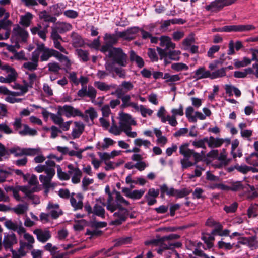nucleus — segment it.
Listing matches in <instances>:
<instances>
[{"label":"nucleus","instance_id":"f257e3e1","mask_svg":"<svg viewBox=\"0 0 258 258\" xmlns=\"http://www.w3.org/2000/svg\"><path fill=\"white\" fill-rule=\"evenodd\" d=\"M115 198V205L112 203L113 197L111 193L108 195L107 203L106 208L111 212L117 210L113 214L115 220L112 222V224L118 225L125 220V217L128 213L129 210L132 208L130 206L129 202L126 200L119 192L116 191Z\"/></svg>","mask_w":258,"mask_h":258},{"label":"nucleus","instance_id":"f03ea898","mask_svg":"<svg viewBox=\"0 0 258 258\" xmlns=\"http://www.w3.org/2000/svg\"><path fill=\"white\" fill-rule=\"evenodd\" d=\"M104 40L106 44L102 47L101 51L104 53L108 52V56L112 57L117 63L121 66H125L126 55L122 52L121 49L112 47L110 45L117 42L116 37L110 34H106L104 36Z\"/></svg>","mask_w":258,"mask_h":258},{"label":"nucleus","instance_id":"7ed1b4c3","mask_svg":"<svg viewBox=\"0 0 258 258\" xmlns=\"http://www.w3.org/2000/svg\"><path fill=\"white\" fill-rule=\"evenodd\" d=\"M119 125L123 128V132L129 138H135L138 134L136 131H132L131 126H136L137 121L131 115L123 112H120L118 114Z\"/></svg>","mask_w":258,"mask_h":258},{"label":"nucleus","instance_id":"20e7f679","mask_svg":"<svg viewBox=\"0 0 258 258\" xmlns=\"http://www.w3.org/2000/svg\"><path fill=\"white\" fill-rule=\"evenodd\" d=\"M179 237V236L178 235L172 234L168 236L163 237L161 240L153 241L151 242L150 243L156 246H160V248L157 249V252L159 254H161L164 249H167L173 245L172 244L169 243L168 242V240L176 239Z\"/></svg>","mask_w":258,"mask_h":258},{"label":"nucleus","instance_id":"39448f33","mask_svg":"<svg viewBox=\"0 0 258 258\" xmlns=\"http://www.w3.org/2000/svg\"><path fill=\"white\" fill-rule=\"evenodd\" d=\"M59 112L67 118L75 117L76 116L84 117V114L78 109L71 105H65L58 106Z\"/></svg>","mask_w":258,"mask_h":258},{"label":"nucleus","instance_id":"423d86ee","mask_svg":"<svg viewBox=\"0 0 258 258\" xmlns=\"http://www.w3.org/2000/svg\"><path fill=\"white\" fill-rule=\"evenodd\" d=\"M45 173L46 175H40L39 176L40 181L42 183L44 187L47 189L54 188L55 186V184L51 182V179L55 175L54 169L49 168L45 170Z\"/></svg>","mask_w":258,"mask_h":258},{"label":"nucleus","instance_id":"0eeeda50","mask_svg":"<svg viewBox=\"0 0 258 258\" xmlns=\"http://www.w3.org/2000/svg\"><path fill=\"white\" fill-rule=\"evenodd\" d=\"M52 52H53L52 49L46 48L43 43H41L37 45V48L33 52H36L38 54V60L41 53L40 59L42 61H44L48 60L52 56Z\"/></svg>","mask_w":258,"mask_h":258},{"label":"nucleus","instance_id":"6e6552de","mask_svg":"<svg viewBox=\"0 0 258 258\" xmlns=\"http://www.w3.org/2000/svg\"><path fill=\"white\" fill-rule=\"evenodd\" d=\"M255 27L252 25H238L225 26L222 31L225 32H246L254 30Z\"/></svg>","mask_w":258,"mask_h":258},{"label":"nucleus","instance_id":"1a4fd4ad","mask_svg":"<svg viewBox=\"0 0 258 258\" xmlns=\"http://www.w3.org/2000/svg\"><path fill=\"white\" fill-rule=\"evenodd\" d=\"M16 243V236L14 233L9 234L5 236L3 240V245L6 250H10L13 254V258H16V253L13 250L12 246Z\"/></svg>","mask_w":258,"mask_h":258},{"label":"nucleus","instance_id":"9d476101","mask_svg":"<svg viewBox=\"0 0 258 258\" xmlns=\"http://www.w3.org/2000/svg\"><path fill=\"white\" fill-rule=\"evenodd\" d=\"M68 168L69 169L68 172L71 175V181L74 184H77L80 182L82 175L81 170L77 167H74L72 164H69Z\"/></svg>","mask_w":258,"mask_h":258},{"label":"nucleus","instance_id":"9b49d317","mask_svg":"<svg viewBox=\"0 0 258 258\" xmlns=\"http://www.w3.org/2000/svg\"><path fill=\"white\" fill-rule=\"evenodd\" d=\"M38 241L41 243H45L51 237L50 231L47 229H36L33 231Z\"/></svg>","mask_w":258,"mask_h":258},{"label":"nucleus","instance_id":"f8f14e48","mask_svg":"<svg viewBox=\"0 0 258 258\" xmlns=\"http://www.w3.org/2000/svg\"><path fill=\"white\" fill-rule=\"evenodd\" d=\"M17 232L21 237H22L27 242H25V245L27 246V249H31L33 247V244L35 242V239L33 236L30 234L26 233L24 227H20L17 229Z\"/></svg>","mask_w":258,"mask_h":258},{"label":"nucleus","instance_id":"ddd939ff","mask_svg":"<svg viewBox=\"0 0 258 258\" xmlns=\"http://www.w3.org/2000/svg\"><path fill=\"white\" fill-rule=\"evenodd\" d=\"M17 131L22 136L30 135L34 136L37 133L35 129L30 128L27 125L21 124L20 120H17Z\"/></svg>","mask_w":258,"mask_h":258},{"label":"nucleus","instance_id":"4468645a","mask_svg":"<svg viewBox=\"0 0 258 258\" xmlns=\"http://www.w3.org/2000/svg\"><path fill=\"white\" fill-rule=\"evenodd\" d=\"M83 196L80 193H73L70 198V203L72 206L75 209H82L83 206Z\"/></svg>","mask_w":258,"mask_h":258},{"label":"nucleus","instance_id":"2eb2a0df","mask_svg":"<svg viewBox=\"0 0 258 258\" xmlns=\"http://www.w3.org/2000/svg\"><path fill=\"white\" fill-rule=\"evenodd\" d=\"M74 126L71 133V136L73 139L79 138L83 133L85 125L81 121H75Z\"/></svg>","mask_w":258,"mask_h":258},{"label":"nucleus","instance_id":"dca6fc26","mask_svg":"<svg viewBox=\"0 0 258 258\" xmlns=\"http://www.w3.org/2000/svg\"><path fill=\"white\" fill-rule=\"evenodd\" d=\"M224 89L226 94L230 97L234 95L236 97H239L241 95V91L231 84H225Z\"/></svg>","mask_w":258,"mask_h":258},{"label":"nucleus","instance_id":"f3484780","mask_svg":"<svg viewBox=\"0 0 258 258\" xmlns=\"http://www.w3.org/2000/svg\"><path fill=\"white\" fill-rule=\"evenodd\" d=\"M47 208L49 214L53 219H56L62 214V211L59 209V205L57 204L49 203Z\"/></svg>","mask_w":258,"mask_h":258},{"label":"nucleus","instance_id":"a211bd4d","mask_svg":"<svg viewBox=\"0 0 258 258\" xmlns=\"http://www.w3.org/2000/svg\"><path fill=\"white\" fill-rule=\"evenodd\" d=\"M41 152L39 148H18L17 147V156L18 155H37Z\"/></svg>","mask_w":258,"mask_h":258},{"label":"nucleus","instance_id":"6ab92c4d","mask_svg":"<svg viewBox=\"0 0 258 258\" xmlns=\"http://www.w3.org/2000/svg\"><path fill=\"white\" fill-rule=\"evenodd\" d=\"M134 88V85L130 81H123L119 87L116 89L115 92L118 97L121 95L123 91L127 92L132 90Z\"/></svg>","mask_w":258,"mask_h":258},{"label":"nucleus","instance_id":"aec40b11","mask_svg":"<svg viewBox=\"0 0 258 258\" xmlns=\"http://www.w3.org/2000/svg\"><path fill=\"white\" fill-rule=\"evenodd\" d=\"M211 73L206 70L204 67H200L195 72L194 78L196 80H200L204 78H210Z\"/></svg>","mask_w":258,"mask_h":258},{"label":"nucleus","instance_id":"412c9836","mask_svg":"<svg viewBox=\"0 0 258 258\" xmlns=\"http://www.w3.org/2000/svg\"><path fill=\"white\" fill-rule=\"evenodd\" d=\"M31 60L32 62L24 63L23 66L29 70H35L37 68L38 62V54L36 52H32Z\"/></svg>","mask_w":258,"mask_h":258},{"label":"nucleus","instance_id":"4be33fe9","mask_svg":"<svg viewBox=\"0 0 258 258\" xmlns=\"http://www.w3.org/2000/svg\"><path fill=\"white\" fill-rule=\"evenodd\" d=\"M160 45L162 47H165L166 49L175 48V44L171 41V39L168 36H163L160 38Z\"/></svg>","mask_w":258,"mask_h":258},{"label":"nucleus","instance_id":"5701e85b","mask_svg":"<svg viewBox=\"0 0 258 258\" xmlns=\"http://www.w3.org/2000/svg\"><path fill=\"white\" fill-rule=\"evenodd\" d=\"M207 143L209 147L217 148L222 145L224 143V140L221 138H215L213 136H210L209 138H207Z\"/></svg>","mask_w":258,"mask_h":258},{"label":"nucleus","instance_id":"b1692460","mask_svg":"<svg viewBox=\"0 0 258 258\" xmlns=\"http://www.w3.org/2000/svg\"><path fill=\"white\" fill-rule=\"evenodd\" d=\"M54 27L60 33L70 31L72 28V25L70 23L66 22H57Z\"/></svg>","mask_w":258,"mask_h":258},{"label":"nucleus","instance_id":"393cba45","mask_svg":"<svg viewBox=\"0 0 258 258\" xmlns=\"http://www.w3.org/2000/svg\"><path fill=\"white\" fill-rule=\"evenodd\" d=\"M235 46V49L237 51L239 50L240 49H241L243 45L242 43V42L240 41H237L234 44L233 40H230L229 43V49L228 51V55H233L235 53V51L234 47Z\"/></svg>","mask_w":258,"mask_h":258},{"label":"nucleus","instance_id":"a878e982","mask_svg":"<svg viewBox=\"0 0 258 258\" xmlns=\"http://www.w3.org/2000/svg\"><path fill=\"white\" fill-rule=\"evenodd\" d=\"M217 159L220 162L217 167H220L223 165H226L230 162V159L227 158V154L225 149H223L218 155Z\"/></svg>","mask_w":258,"mask_h":258},{"label":"nucleus","instance_id":"bb28decb","mask_svg":"<svg viewBox=\"0 0 258 258\" xmlns=\"http://www.w3.org/2000/svg\"><path fill=\"white\" fill-rule=\"evenodd\" d=\"M33 17V15L31 13L27 12L25 15L20 16V24L23 26L28 27L30 25Z\"/></svg>","mask_w":258,"mask_h":258},{"label":"nucleus","instance_id":"cd10ccee","mask_svg":"<svg viewBox=\"0 0 258 258\" xmlns=\"http://www.w3.org/2000/svg\"><path fill=\"white\" fill-rule=\"evenodd\" d=\"M189 144L185 143L182 144L179 147V153L183 156V157H190L194 153V150L190 149L189 148Z\"/></svg>","mask_w":258,"mask_h":258},{"label":"nucleus","instance_id":"c85d7f7f","mask_svg":"<svg viewBox=\"0 0 258 258\" xmlns=\"http://www.w3.org/2000/svg\"><path fill=\"white\" fill-rule=\"evenodd\" d=\"M115 141L109 138H105L102 143L98 142L97 144V148L99 150H104L112 146Z\"/></svg>","mask_w":258,"mask_h":258},{"label":"nucleus","instance_id":"c756f323","mask_svg":"<svg viewBox=\"0 0 258 258\" xmlns=\"http://www.w3.org/2000/svg\"><path fill=\"white\" fill-rule=\"evenodd\" d=\"M154 132L157 138V143L161 146L165 145L167 142V139L165 136H162L161 131L158 128H155L154 130Z\"/></svg>","mask_w":258,"mask_h":258},{"label":"nucleus","instance_id":"7c9ffc66","mask_svg":"<svg viewBox=\"0 0 258 258\" xmlns=\"http://www.w3.org/2000/svg\"><path fill=\"white\" fill-rule=\"evenodd\" d=\"M247 246L251 250H255L258 248V240L256 236L248 237Z\"/></svg>","mask_w":258,"mask_h":258},{"label":"nucleus","instance_id":"2f4dec72","mask_svg":"<svg viewBox=\"0 0 258 258\" xmlns=\"http://www.w3.org/2000/svg\"><path fill=\"white\" fill-rule=\"evenodd\" d=\"M28 37V32L24 29L17 26V40L26 42Z\"/></svg>","mask_w":258,"mask_h":258},{"label":"nucleus","instance_id":"473e14b6","mask_svg":"<svg viewBox=\"0 0 258 258\" xmlns=\"http://www.w3.org/2000/svg\"><path fill=\"white\" fill-rule=\"evenodd\" d=\"M97 117V113L92 107H90L85 111L83 119L87 120L89 118L91 120H93Z\"/></svg>","mask_w":258,"mask_h":258},{"label":"nucleus","instance_id":"72a5a7b5","mask_svg":"<svg viewBox=\"0 0 258 258\" xmlns=\"http://www.w3.org/2000/svg\"><path fill=\"white\" fill-rule=\"evenodd\" d=\"M218 155V151L217 150H212L210 151L207 155L204 161L207 164H210L214 160L216 159Z\"/></svg>","mask_w":258,"mask_h":258},{"label":"nucleus","instance_id":"f704fd0d","mask_svg":"<svg viewBox=\"0 0 258 258\" xmlns=\"http://www.w3.org/2000/svg\"><path fill=\"white\" fill-rule=\"evenodd\" d=\"M27 246L25 245V242L20 240V247L17 250V258H21L25 256L27 253Z\"/></svg>","mask_w":258,"mask_h":258},{"label":"nucleus","instance_id":"c9c22d12","mask_svg":"<svg viewBox=\"0 0 258 258\" xmlns=\"http://www.w3.org/2000/svg\"><path fill=\"white\" fill-rule=\"evenodd\" d=\"M192 190L188 188H183L179 190L174 189L173 197L176 198H183L191 192Z\"/></svg>","mask_w":258,"mask_h":258},{"label":"nucleus","instance_id":"e433bc0d","mask_svg":"<svg viewBox=\"0 0 258 258\" xmlns=\"http://www.w3.org/2000/svg\"><path fill=\"white\" fill-rule=\"evenodd\" d=\"M130 59L131 61L135 62L140 68L143 67L144 65L143 59L133 51L130 52Z\"/></svg>","mask_w":258,"mask_h":258},{"label":"nucleus","instance_id":"4c0bfd02","mask_svg":"<svg viewBox=\"0 0 258 258\" xmlns=\"http://www.w3.org/2000/svg\"><path fill=\"white\" fill-rule=\"evenodd\" d=\"M246 162L250 165L258 166V153H253L245 159Z\"/></svg>","mask_w":258,"mask_h":258},{"label":"nucleus","instance_id":"58836bf2","mask_svg":"<svg viewBox=\"0 0 258 258\" xmlns=\"http://www.w3.org/2000/svg\"><path fill=\"white\" fill-rule=\"evenodd\" d=\"M62 115H63V114H61L59 112V108H58L57 113H50V117L54 123L59 126L62 123V121H63V119L61 116Z\"/></svg>","mask_w":258,"mask_h":258},{"label":"nucleus","instance_id":"ea45409f","mask_svg":"<svg viewBox=\"0 0 258 258\" xmlns=\"http://www.w3.org/2000/svg\"><path fill=\"white\" fill-rule=\"evenodd\" d=\"M226 68H222L211 73L210 78L214 79L226 76Z\"/></svg>","mask_w":258,"mask_h":258},{"label":"nucleus","instance_id":"a19ab883","mask_svg":"<svg viewBox=\"0 0 258 258\" xmlns=\"http://www.w3.org/2000/svg\"><path fill=\"white\" fill-rule=\"evenodd\" d=\"M171 68L176 72L187 71L188 70V66L182 62L174 63L171 64Z\"/></svg>","mask_w":258,"mask_h":258},{"label":"nucleus","instance_id":"79ce46f5","mask_svg":"<svg viewBox=\"0 0 258 258\" xmlns=\"http://www.w3.org/2000/svg\"><path fill=\"white\" fill-rule=\"evenodd\" d=\"M57 175L58 178L61 180H68L70 179V176L68 173L63 172L59 165H57Z\"/></svg>","mask_w":258,"mask_h":258},{"label":"nucleus","instance_id":"37998d69","mask_svg":"<svg viewBox=\"0 0 258 258\" xmlns=\"http://www.w3.org/2000/svg\"><path fill=\"white\" fill-rule=\"evenodd\" d=\"M195 39L193 34L189 35L188 37L185 38L182 41V45L184 47L185 50L189 49L191 44L194 43Z\"/></svg>","mask_w":258,"mask_h":258},{"label":"nucleus","instance_id":"c03bdc74","mask_svg":"<svg viewBox=\"0 0 258 258\" xmlns=\"http://www.w3.org/2000/svg\"><path fill=\"white\" fill-rule=\"evenodd\" d=\"M139 31L138 27H134L128 29L126 32H123L121 34L122 37H125V35H127L128 36L126 37L125 38H133V35L138 33Z\"/></svg>","mask_w":258,"mask_h":258},{"label":"nucleus","instance_id":"a18cd8bd","mask_svg":"<svg viewBox=\"0 0 258 258\" xmlns=\"http://www.w3.org/2000/svg\"><path fill=\"white\" fill-rule=\"evenodd\" d=\"M93 212L95 214L101 217H104L105 210L103 206L98 203L94 206Z\"/></svg>","mask_w":258,"mask_h":258},{"label":"nucleus","instance_id":"49530a36","mask_svg":"<svg viewBox=\"0 0 258 258\" xmlns=\"http://www.w3.org/2000/svg\"><path fill=\"white\" fill-rule=\"evenodd\" d=\"M194 109L192 107H188L186 109L185 115L190 122H196L197 121L196 117L193 115Z\"/></svg>","mask_w":258,"mask_h":258},{"label":"nucleus","instance_id":"de8ad7c7","mask_svg":"<svg viewBox=\"0 0 258 258\" xmlns=\"http://www.w3.org/2000/svg\"><path fill=\"white\" fill-rule=\"evenodd\" d=\"M112 125L109 129V132L114 135H119L123 132V128L119 125L118 126L114 122L112 118Z\"/></svg>","mask_w":258,"mask_h":258},{"label":"nucleus","instance_id":"09e8293b","mask_svg":"<svg viewBox=\"0 0 258 258\" xmlns=\"http://www.w3.org/2000/svg\"><path fill=\"white\" fill-rule=\"evenodd\" d=\"M134 144L137 146L140 147L144 146L146 148H149L151 145V142L147 140H143L141 138H137L134 141Z\"/></svg>","mask_w":258,"mask_h":258},{"label":"nucleus","instance_id":"8fccbe9b","mask_svg":"<svg viewBox=\"0 0 258 258\" xmlns=\"http://www.w3.org/2000/svg\"><path fill=\"white\" fill-rule=\"evenodd\" d=\"M12 24V23L10 21L6 19H3L0 20V29H3L6 30V31H9L10 32Z\"/></svg>","mask_w":258,"mask_h":258},{"label":"nucleus","instance_id":"3c124183","mask_svg":"<svg viewBox=\"0 0 258 258\" xmlns=\"http://www.w3.org/2000/svg\"><path fill=\"white\" fill-rule=\"evenodd\" d=\"M76 53L78 57L83 61H87L89 59L88 53L87 51L81 49L76 50Z\"/></svg>","mask_w":258,"mask_h":258},{"label":"nucleus","instance_id":"603ef678","mask_svg":"<svg viewBox=\"0 0 258 258\" xmlns=\"http://www.w3.org/2000/svg\"><path fill=\"white\" fill-rule=\"evenodd\" d=\"M207 137L198 140H195L192 142V145L196 148H205V143H207Z\"/></svg>","mask_w":258,"mask_h":258},{"label":"nucleus","instance_id":"864d4df0","mask_svg":"<svg viewBox=\"0 0 258 258\" xmlns=\"http://www.w3.org/2000/svg\"><path fill=\"white\" fill-rule=\"evenodd\" d=\"M161 191L162 194H166L169 196H173L174 188L173 187H168L166 184L161 186Z\"/></svg>","mask_w":258,"mask_h":258},{"label":"nucleus","instance_id":"5fc2aeb1","mask_svg":"<svg viewBox=\"0 0 258 258\" xmlns=\"http://www.w3.org/2000/svg\"><path fill=\"white\" fill-rule=\"evenodd\" d=\"M206 225L210 227H215L217 230H221L222 228V225L215 221L213 218H210L206 221Z\"/></svg>","mask_w":258,"mask_h":258},{"label":"nucleus","instance_id":"6e6d98bb","mask_svg":"<svg viewBox=\"0 0 258 258\" xmlns=\"http://www.w3.org/2000/svg\"><path fill=\"white\" fill-rule=\"evenodd\" d=\"M39 17L41 19H43L47 22H55L56 21V18L51 17L46 11L41 12L39 14Z\"/></svg>","mask_w":258,"mask_h":258},{"label":"nucleus","instance_id":"4d7b16f0","mask_svg":"<svg viewBox=\"0 0 258 258\" xmlns=\"http://www.w3.org/2000/svg\"><path fill=\"white\" fill-rule=\"evenodd\" d=\"M215 9H220L225 6H228L227 0H216L212 2Z\"/></svg>","mask_w":258,"mask_h":258},{"label":"nucleus","instance_id":"13d9d810","mask_svg":"<svg viewBox=\"0 0 258 258\" xmlns=\"http://www.w3.org/2000/svg\"><path fill=\"white\" fill-rule=\"evenodd\" d=\"M220 48V47L219 45L212 46L207 52V56L210 58H213L214 57V54L218 52Z\"/></svg>","mask_w":258,"mask_h":258},{"label":"nucleus","instance_id":"bf43d9fd","mask_svg":"<svg viewBox=\"0 0 258 258\" xmlns=\"http://www.w3.org/2000/svg\"><path fill=\"white\" fill-rule=\"evenodd\" d=\"M189 158L188 157H184L183 158L181 159L180 163L182 168H187L195 165L193 162L190 161Z\"/></svg>","mask_w":258,"mask_h":258},{"label":"nucleus","instance_id":"052dcab7","mask_svg":"<svg viewBox=\"0 0 258 258\" xmlns=\"http://www.w3.org/2000/svg\"><path fill=\"white\" fill-rule=\"evenodd\" d=\"M141 115L143 117H147V115L151 116L153 114V110L146 108L144 105H140V111Z\"/></svg>","mask_w":258,"mask_h":258},{"label":"nucleus","instance_id":"680f3d73","mask_svg":"<svg viewBox=\"0 0 258 258\" xmlns=\"http://www.w3.org/2000/svg\"><path fill=\"white\" fill-rule=\"evenodd\" d=\"M166 110L163 106H161L157 114V116L160 118L161 121L163 123L166 122V116H165Z\"/></svg>","mask_w":258,"mask_h":258},{"label":"nucleus","instance_id":"e2e57ef3","mask_svg":"<svg viewBox=\"0 0 258 258\" xmlns=\"http://www.w3.org/2000/svg\"><path fill=\"white\" fill-rule=\"evenodd\" d=\"M145 192V189L135 190L132 191L131 199H139Z\"/></svg>","mask_w":258,"mask_h":258},{"label":"nucleus","instance_id":"0e129e2a","mask_svg":"<svg viewBox=\"0 0 258 258\" xmlns=\"http://www.w3.org/2000/svg\"><path fill=\"white\" fill-rule=\"evenodd\" d=\"M68 236V231L66 229H61L58 231L57 237L59 240H64Z\"/></svg>","mask_w":258,"mask_h":258},{"label":"nucleus","instance_id":"69168bd1","mask_svg":"<svg viewBox=\"0 0 258 258\" xmlns=\"http://www.w3.org/2000/svg\"><path fill=\"white\" fill-rule=\"evenodd\" d=\"M64 15L71 19H75L78 16V13L73 10H68L64 12Z\"/></svg>","mask_w":258,"mask_h":258},{"label":"nucleus","instance_id":"338daca9","mask_svg":"<svg viewBox=\"0 0 258 258\" xmlns=\"http://www.w3.org/2000/svg\"><path fill=\"white\" fill-rule=\"evenodd\" d=\"M258 208L257 205H251L248 209V215L249 218L255 217L256 210Z\"/></svg>","mask_w":258,"mask_h":258},{"label":"nucleus","instance_id":"774afa93","mask_svg":"<svg viewBox=\"0 0 258 258\" xmlns=\"http://www.w3.org/2000/svg\"><path fill=\"white\" fill-rule=\"evenodd\" d=\"M44 248L46 250L49 251L52 255H54L58 249L56 246H53L51 243H47Z\"/></svg>","mask_w":258,"mask_h":258}]
</instances>
